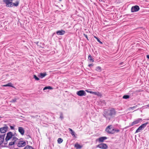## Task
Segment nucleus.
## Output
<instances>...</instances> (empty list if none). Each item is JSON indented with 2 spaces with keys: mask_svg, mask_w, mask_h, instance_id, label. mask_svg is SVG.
<instances>
[{
  "mask_svg": "<svg viewBox=\"0 0 149 149\" xmlns=\"http://www.w3.org/2000/svg\"><path fill=\"white\" fill-rule=\"evenodd\" d=\"M147 106L148 107H149V104H148V105H147Z\"/></svg>",
  "mask_w": 149,
  "mask_h": 149,
  "instance_id": "obj_41",
  "label": "nucleus"
},
{
  "mask_svg": "<svg viewBox=\"0 0 149 149\" xmlns=\"http://www.w3.org/2000/svg\"><path fill=\"white\" fill-rule=\"evenodd\" d=\"M147 57L149 59V55H147Z\"/></svg>",
  "mask_w": 149,
  "mask_h": 149,
  "instance_id": "obj_39",
  "label": "nucleus"
},
{
  "mask_svg": "<svg viewBox=\"0 0 149 149\" xmlns=\"http://www.w3.org/2000/svg\"><path fill=\"white\" fill-rule=\"evenodd\" d=\"M17 100V99L16 98H14L12 100L10 101V102H16Z\"/></svg>",
  "mask_w": 149,
  "mask_h": 149,
  "instance_id": "obj_29",
  "label": "nucleus"
},
{
  "mask_svg": "<svg viewBox=\"0 0 149 149\" xmlns=\"http://www.w3.org/2000/svg\"><path fill=\"white\" fill-rule=\"evenodd\" d=\"M13 135L12 132H8L6 136L5 139L6 141H8L11 138H12L13 136Z\"/></svg>",
  "mask_w": 149,
  "mask_h": 149,
  "instance_id": "obj_5",
  "label": "nucleus"
},
{
  "mask_svg": "<svg viewBox=\"0 0 149 149\" xmlns=\"http://www.w3.org/2000/svg\"><path fill=\"white\" fill-rule=\"evenodd\" d=\"M34 78L36 80H39V78H38L36 75H34Z\"/></svg>",
  "mask_w": 149,
  "mask_h": 149,
  "instance_id": "obj_31",
  "label": "nucleus"
},
{
  "mask_svg": "<svg viewBox=\"0 0 149 149\" xmlns=\"http://www.w3.org/2000/svg\"><path fill=\"white\" fill-rule=\"evenodd\" d=\"M62 1V0H59V1Z\"/></svg>",
  "mask_w": 149,
  "mask_h": 149,
  "instance_id": "obj_42",
  "label": "nucleus"
},
{
  "mask_svg": "<svg viewBox=\"0 0 149 149\" xmlns=\"http://www.w3.org/2000/svg\"><path fill=\"white\" fill-rule=\"evenodd\" d=\"M24 149H34L32 147L29 146H26Z\"/></svg>",
  "mask_w": 149,
  "mask_h": 149,
  "instance_id": "obj_20",
  "label": "nucleus"
},
{
  "mask_svg": "<svg viewBox=\"0 0 149 149\" xmlns=\"http://www.w3.org/2000/svg\"><path fill=\"white\" fill-rule=\"evenodd\" d=\"M116 112L114 108L110 110H105L104 111V116L110 120L111 118L113 117L116 114Z\"/></svg>",
  "mask_w": 149,
  "mask_h": 149,
  "instance_id": "obj_1",
  "label": "nucleus"
},
{
  "mask_svg": "<svg viewBox=\"0 0 149 149\" xmlns=\"http://www.w3.org/2000/svg\"><path fill=\"white\" fill-rule=\"evenodd\" d=\"M19 3V2L18 1H16L15 3H13V6H17L18 5Z\"/></svg>",
  "mask_w": 149,
  "mask_h": 149,
  "instance_id": "obj_24",
  "label": "nucleus"
},
{
  "mask_svg": "<svg viewBox=\"0 0 149 149\" xmlns=\"http://www.w3.org/2000/svg\"><path fill=\"white\" fill-rule=\"evenodd\" d=\"M69 131L71 132V134L72 135L75 136L74 132L71 128H69Z\"/></svg>",
  "mask_w": 149,
  "mask_h": 149,
  "instance_id": "obj_21",
  "label": "nucleus"
},
{
  "mask_svg": "<svg viewBox=\"0 0 149 149\" xmlns=\"http://www.w3.org/2000/svg\"><path fill=\"white\" fill-rule=\"evenodd\" d=\"M10 127L11 130H14V127L11 126H10Z\"/></svg>",
  "mask_w": 149,
  "mask_h": 149,
  "instance_id": "obj_36",
  "label": "nucleus"
},
{
  "mask_svg": "<svg viewBox=\"0 0 149 149\" xmlns=\"http://www.w3.org/2000/svg\"><path fill=\"white\" fill-rule=\"evenodd\" d=\"M96 70L98 72H101L102 71V68L100 66H97L96 68Z\"/></svg>",
  "mask_w": 149,
  "mask_h": 149,
  "instance_id": "obj_19",
  "label": "nucleus"
},
{
  "mask_svg": "<svg viewBox=\"0 0 149 149\" xmlns=\"http://www.w3.org/2000/svg\"><path fill=\"white\" fill-rule=\"evenodd\" d=\"M142 121V120L141 119L138 118L136 120H135L132 122V123L131 124L130 126H132L134 125L137 124L139 123L141 121Z\"/></svg>",
  "mask_w": 149,
  "mask_h": 149,
  "instance_id": "obj_11",
  "label": "nucleus"
},
{
  "mask_svg": "<svg viewBox=\"0 0 149 149\" xmlns=\"http://www.w3.org/2000/svg\"><path fill=\"white\" fill-rule=\"evenodd\" d=\"M105 131L109 134H113L116 132H118L120 130L118 129H116L112 125L108 126L105 129Z\"/></svg>",
  "mask_w": 149,
  "mask_h": 149,
  "instance_id": "obj_2",
  "label": "nucleus"
},
{
  "mask_svg": "<svg viewBox=\"0 0 149 149\" xmlns=\"http://www.w3.org/2000/svg\"><path fill=\"white\" fill-rule=\"evenodd\" d=\"M15 142L13 141L10 142L9 143V145L12 146L14 144Z\"/></svg>",
  "mask_w": 149,
  "mask_h": 149,
  "instance_id": "obj_32",
  "label": "nucleus"
},
{
  "mask_svg": "<svg viewBox=\"0 0 149 149\" xmlns=\"http://www.w3.org/2000/svg\"><path fill=\"white\" fill-rule=\"evenodd\" d=\"M136 107H137V106H134L132 107H130V108H129V110H130L131 109H134L135 108H136Z\"/></svg>",
  "mask_w": 149,
  "mask_h": 149,
  "instance_id": "obj_30",
  "label": "nucleus"
},
{
  "mask_svg": "<svg viewBox=\"0 0 149 149\" xmlns=\"http://www.w3.org/2000/svg\"><path fill=\"white\" fill-rule=\"evenodd\" d=\"M77 94L79 96H83L86 95V93L84 90H80L77 92Z\"/></svg>",
  "mask_w": 149,
  "mask_h": 149,
  "instance_id": "obj_7",
  "label": "nucleus"
},
{
  "mask_svg": "<svg viewBox=\"0 0 149 149\" xmlns=\"http://www.w3.org/2000/svg\"><path fill=\"white\" fill-rule=\"evenodd\" d=\"M102 0H99V1H101Z\"/></svg>",
  "mask_w": 149,
  "mask_h": 149,
  "instance_id": "obj_43",
  "label": "nucleus"
},
{
  "mask_svg": "<svg viewBox=\"0 0 149 149\" xmlns=\"http://www.w3.org/2000/svg\"><path fill=\"white\" fill-rule=\"evenodd\" d=\"M4 135H0V145L3 143L4 141Z\"/></svg>",
  "mask_w": 149,
  "mask_h": 149,
  "instance_id": "obj_13",
  "label": "nucleus"
},
{
  "mask_svg": "<svg viewBox=\"0 0 149 149\" xmlns=\"http://www.w3.org/2000/svg\"><path fill=\"white\" fill-rule=\"evenodd\" d=\"M60 118L61 119H62L63 118V115L62 114H61V115H60Z\"/></svg>",
  "mask_w": 149,
  "mask_h": 149,
  "instance_id": "obj_34",
  "label": "nucleus"
},
{
  "mask_svg": "<svg viewBox=\"0 0 149 149\" xmlns=\"http://www.w3.org/2000/svg\"><path fill=\"white\" fill-rule=\"evenodd\" d=\"M12 138V141H14V142L18 139L17 137H15V135H13V136Z\"/></svg>",
  "mask_w": 149,
  "mask_h": 149,
  "instance_id": "obj_25",
  "label": "nucleus"
},
{
  "mask_svg": "<svg viewBox=\"0 0 149 149\" xmlns=\"http://www.w3.org/2000/svg\"><path fill=\"white\" fill-rule=\"evenodd\" d=\"M107 139V137L106 136L102 137L98 139L99 141L100 142H103L104 140Z\"/></svg>",
  "mask_w": 149,
  "mask_h": 149,
  "instance_id": "obj_15",
  "label": "nucleus"
},
{
  "mask_svg": "<svg viewBox=\"0 0 149 149\" xmlns=\"http://www.w3.org/2000/svg\"><path fill=\"white\" fill-rule=\"evenodd\" d=\"M58 143H62L63 141V140L61 138H59L57 140Z\"/></svg>",
  "mask_w": 149,
  "mask_h": 149,
  "instance_id": "obj_23",
  "label": "nucleus"
},
{
  "mask_svg": "<svg viewBox=\"0 0 149 149\" xmlns=\"http://www.w3.org/2000/svg\"><path fill=\"white\" fill-rule=\"evenodd\" d=\"M52 88V87H51L50 86H47H47H46V87H45L43 88V90H44L47 89H51Z\"/></svg>",
  "mask_w": 149,
  "mask_h": 149,
  "instance_id": "obj_27",
  "label": "nucleus"
},
{
  "mask_svg": "<svg viewBox=\"0 0 149 149\" xmlns=\"http://www.w3.org/2000/svg\"><path fill=\"white\" fill-rule=\"evenodd\" d=\"M18 131L22 135H23L24 133V130L22 127H18Z\"/></svg>",
  "mask_w": 149,
  "mask_h": 149,
  "instance_id": "obj_12",
  "label": "nucleus"
},
{
  "mask_svg": "<svg viewBox=\"0 0 149 149\" xmlns=\"http://www.w3.org/2000/svg\"><path fill=\"white\" fill-rule=\"evenodd\" d=\"M139 10V7L137 5L132 6L131 9L132 12H134L138 11Z\"/></svg>",
  "mask_w": 149,
  "mask_h": 149,
  "instance_id": "obj_10",
  "label": "nucleus"
},
{
  "mask_svg": "<svg viewBox=\"0 0 149 149\" xmlns=\"http://www.w3.org/2000/svg\"><path fill=\"white\" fill-rule=\"evenodd\" d=\"M65 33V31H56V33L58 35H62L64 34Z\"/></svg>",
  "mask_w": 149,
  "mask_h": 149,
  "instance_id": "obj_14",
  "label": "nucleus"
},
{
  "mask_svg": "<svg viewBox=\"0 0 149 149\" xmlns=\"http://www.w3.org/2000/svg\"><path fill=\"white\" fill-rule=\"evenodd\" d=\"M97 41H98V42H100V44H102V42H101V41H100L99 40V39H97Z\"/></svg>",
  "mask_w": 149,
  "mask_h": 149,
  "instance_id": "obj_35",
  "label": "nucleus"
},
{
  "mask_svg": "<svg viewBox=\"0 0 149 149\" xmlns=\"http://www.w3.org/2000/svg\"><path fill=\"white\" fill-rule=\"evenodd\" d=\"M130 96L129 95H124L123 96V99H127L129 98Z\"/></svg>",
  "mask_w": 149,
  "mask_h": 149,
  "instance_id": "obj_26",
  "label": "nucleus"
},
{
  "mask_svg": "<svg viewBox=\"0 0 149 149\" xmlns=\"http://www.w3.org/2000/svg\"><path fill=\"white\" fill-rule=\"evenodd\" d=\"M97 147L102 149H106L107 148L108 146L106 144L102 143L97 145Z\"/></svg>",
  "mask_w": 149,
  "mask_h": 149,
  "instance_id": "obj_8",
  "label": "nucleus"
},
{
  "mask_svg": "<svg viewBox=\"0 0 149 149\" xmlns=\"http://www.w3.org/2000/svg\"><path fill=\"white\" fill-rule=\"evenodd\" d=\"M46 75H47V74L46 73H40L39 74V77L42 79L43 77H44Z\"/></svg>",
  "mask_w": 149,
  "mask_h": 149,
  "instance_id": "obj_18",
  "label": "nucleus"
},
{
  "mask_svg": "<svg viewBox=\"0 0 149 149\" xmlns=\"http://www.w3.org/2000/svg\"><path fill=\"white\" fill-rule=\"evenodd\" d=\"M84 36L88 40V36H87V35L86 34H84Z\"/></svg>",
  "mask_w": 149,
  "mask_h": 149,
  "instance_id": "obj_33",
  "label": "nucleus"
},
{
  "mask_svg": "<svg viewBox=\"0 0 149 149\" xmlns=\"http://www.w3.org/2000/svg\"><path fill=\"white\" fill-rule=\"evenodd\" d=\"M2 86H3V87L8 86L7 84H6V85H2Z\"/></svg>",
  "mask_w": 149,
  "mask_h": 149,
  "instance_id": "obj_37",
  "label": "nucleus"
},
{
  "mask_svg": "<svg viewBox=\"0 0 149 149\" xmlns=\"http://www.w3.org/2000/svg\"><path fill=\"white\" fill-rule=\"evenodd\" d=\"M8 127L6 125H5L4 126L1 127L0 129V131L1 133H5L8 130Z\"/></svg>",
  "mask_w": 149,
  "mask_h": 149,
  "instance_id": "obj_6",
  "label": "nucleus"
},
{
  "mask_svg": "<svg viewBox=\"0 0 149 149\" xmlns=\"http://www.w3.org/2000/svg\"><path fill=\"white\" fill-rule=\"evenodd\" d=\"M12 0H3V2L6 4L7 7H11L13 6Z\"/></svg>",
  "mask_w": 149,
  "mask_h": 149,
  "instance_id": "obj_3",
  "label": "nucleus"
},
{
  "mask_svg": "<svg viewBox=\"0 0 149 149\" xmlns=\"http://www.w3.org/2000/svg\"><path fill=\"white\" fill-rule=\"evenodd\" d=\"M8 84V86L11 87H13V88L14 87L13 86V84L11 83H9L8 84Z\"/></svg>",
  "mask_w": 149,
  "mask_h": 149,
  "instance_id": "obj_28",
  "label": "nucleus"
},
{
  "mask_svg": "<svg viewBox=\"0 0 149 149\" xmlns=\"http://www.w3.org/2000/svg\"><path fill=\"white\" fill-rule=\"evenodd\" d=\"M86 92H87L88 93H90L92 94H94V95H99V94H100V93L99 92H93V91H88L87 90H86Z\"/></svg>",
  "mask_w": 149,
  "mask_h": 149,
  "instance_id": "obj_16",
  "label": "nucleus"
},
{
  "mask_svg": "<svg viewBox=\"0 0 149 149\" xmlns=\"http://www.w3.org/2000/svg\"><path fill=\"white\" fill-rule=\"evenodd\" d=\"M93 65H92V64H90L88 65V66L89 67H90L91 66H93Z\"/></svg>",
  "mask_w": 149,
  "mask_h": 149,
  "instance_id": "obj_38",
  "label": "nucleus"
},
{
  "mask_svg": "<svg viewBox=\"0 0 149 149\" xmlns=\"http://www.w3.org/2000/svg\"><path fill=\"white\" fill-rule=\"evenodd\" d=\"M94 37L97 40V39H98L97 38V37L96 36H94Z\"/></svg>",
  "mask_w": 149,
  "mask_h": 149,
  "instance_id": "obj_40",
  "label": "nucleus"
},
{
  "mask_svg": "<svg viewBox=\"0 0 149 149\" xmlns=\"http://www.w3.org/2000/svg\"><path fill=\"white\" fill-rule=\"evenodd\" d=\"M148 124V122H147L146 123L142 124L136 130L135 132V133H137L140 132L142 129L145 127L147 124Z\"/></svg>",
  "mask_w": 149,
  "mask_h": 149,
  "instance_id": "obj_4",
  "label": "nucleus"
},
{
  "mask_svg": "<svg viewBox=\"0 0 149 149\" xmlns=\"http://www.w3.org/2000/svg\"><path fill=\"white\" fill-rule=\"evenodd\" d=\"M74 147L76 149H80L82 147V146L80 145L78 143H77L74 145Z\"/></svg>",
  "mask_w": 149,
  "mask_h": 149,
  "instance_id": "obj_17",
  "label": "nucleus"
},
{
  "mask_svg": "<svg viewBox=\"0 0 149 149\" xmlns=\"http://www.w3.org/2000/svg\"><path fill=\"white\" fill-rule=\"evenodd\" d=\"M88 59L92 62H94V61L93 59L92 58L91 56L90 55H89L88 56Z\"/></svg>",
  "mask_w": 149,
  "mask_h": 149,
  "instance_id": "obj_22",
  "label": "nucleus"
},
{
  "mask_svg": "<svg viewBox=\"0 0 149 149\" xmlns=\"http://www.w3.org/2000/svg\"><path fill=\"white\" fill-rule=\"evenodd\" d=\"M26 145V142L24 141H19L17 143V146L19 147H23Z\"/></svg>",
  "mask_w": 149,
  "mask_h": 149,
  "instance_id": "obj_9",
  "label": "nucleus"
}]
</instances>
